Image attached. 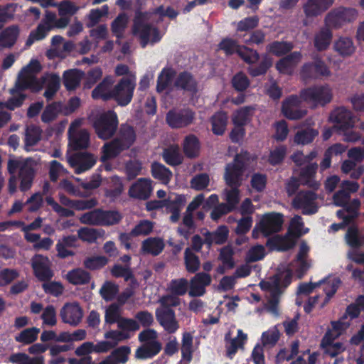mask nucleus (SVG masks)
<instances>
[{"label": "nucleus", "mask_w": 364, "mask_h": 364, "mask_svg": "<svg viewBox=\"0 0 364 364\" xmlns=\"http://www.w3.org/2000/svg\"><path fill=\"white\" fill-rule=\"evenodd\" d=\"M82 123V119H77L71 123L68 129L69 146L74 150L85 149L89 145L88 132L85 129H80Z\"/></svg>", "instance_id": "obj_12"}, {"label": "nucleus", "mask_w": 364, "mask_h": 364, "mask_svg": "<svg viewBox=\"0 0 364 364\" xmlns=\"http://www.w3.org/2000/svg\"><path fill=\"white\" fill-rule=\"evenodd\" d=\"M130 353V348L127 346H122L115 350L100 364H119L124 363L128 360Z\"/></svg>", "instance_id": "obj_41"}, {"label": "nucleus", "mask_w": 364, "mask_h": 364, "mask_svg": "<svg viewBox=\"0 0 364 364\" xmlns=\"http://www.w3.org/2000/svg\"><path fill=\"white\" fill-rule=\"evenodd\" d=\"M291 43L287 42H273L267 46V51L269 53L279 56L286 54L292 49Z\"/></svg>", "instance_id": "obj_57"}, {"label": "nucleus", "mask_w": 364, "mask_h": 364, "mask_svg": "<svg viewBox=\"0 0 364 364\" xmlns=\"http://www.w3.org/2000/svg\"><path fill=\"white\" fill-rule=\"evenodd\" d=\"M74 48V43L70 41H65L60 36H55L51 39L50 48L47 52L50 58L55 57L65 58L66 55Z\"/></svg>", "instance_id": "obj_19"}, {"label": "nucleus", "mask_w": 364, "mask_h": 364, "mask_svg": "<svg viewBox=\"0 0 364 364\" xmlns=\"http://www.w3.org/2000/svg\"><path fill=\"white\" fill-rule=\"evenodd\" d=\"M228 236V230L225 226H220L213 233L208 232L206 235L205 240L209 244H223Z\"/></svg>", "instance_id": "obj_54"}, {"label": "nucleus", "mask_w": 364, "mask_h": 364, "mask_svg": "<svg viewBox=\"0 0 364 364\" xmlns=\"http://www.w3.org/2000/svg\"><path fill=\"white\" fill-rule=\"evenodd\" d=\"M151 173L155 178L161 181L164 184H167L172 176L171 172L168 168L159 163L152 164Z\"/></svg>", "instance_id": "obj_49"}, {"label": "nucleus", "mask_w": 364, "mask_h": 364, "mask_svg": "<svg viewBox=\"0 0 364 364\" xmlns=\"http://www.w3.org/2000/svg\"><path fill=\"white\" fill-rule=\"evenodd\" d=\"M346 241L347 244L351 247H359L364 242V237H360L358 234V228L352 225L348 228L346 234ZM349 258L353 262L358 264H364V252L360 253L353 252L348 254Z\"/></svg>", "instance_id": "obj_18"}, {"label": "nucleus", "mask_w": 364, "mask_h": 364, "mask_svg": "<svg viewBox=\"0 0 364 364\" xmlns=\"http://www.w3.org/2000/svg\"><path fill=\"white\" fill-rule=\"evenodd\" d=\"M109 13V7L107 5H104L100 9H92L87 16V27H93L101 19L102 17L106 16Z\"/></svg>", "instance_id": "obj_53"}, {"label": "nucleus", "mask_w": 364, "mask_h": 364, "mask_svg": "<svg viewBox=\"0 0 364 364\" xmlns=\"http://www.w3.org/2000/svg\"><path fill=\"white\" fill-rule=\"evenodd\" d=\"M34 161L31 159H26L25 160L10 158L8 161L7 169L10 174L14 176L16 172L19 170L20 174H23L31 166L34 165Z\"/></svg>", "instance_id": "obj_37"}, {"label": "nucleus", "mask_w": 364, "mask_h": 364, "mask_svg": "<svg viewBox=\"0 0 364 364\" xmlns=\"http://www.w3.org/2000/svg\"><path fill=\"white\" fill-rule=\"evenodd\" d=\"M105 233L102 229L90 228H81L77 230L78 238L87 243L95 242L97 239L104 237Z\"/></svg>", "instance_id": "obj_38"}, {"label": "nucleus", "mask_w": 364, "mask_h": 364, "mask_svg": "<svg viewBox=\"0 0 364 364\" xmlns=\"http://www.w3.org/2000/svg\"><path fill=\"white\" fill-rule=\"evenodd\" d=\"M329 74L328 68L321 60H316L314 64L305 65L301 71L304 78L316 77L320 75L327 76Z\"/></svg>", "instance_id": "obj_31"}, {"label": "nucleus", "mask_w": 364, "mask_h": 364, "mask_svg": "<svg viewBox=\"0 0 364 364\" xmlns=\"http://www.w3.org/2000/svg\"><path fill=\"white\" fill-rule=\"evenodd\" d=\"M333 0H308L303 9L307 17H315L327 10Z\"/></svg>", "instance_id": "obj_27"}, {"label": "nucleus", "mask_w": 364, "mask_h": 364, "mask_svg": "<svg viewBox=\"0 0 364 364\" xmlns=\"http://www.w3.org/2000/svg\"><path fill=\"white\" fill-rule=\"evenodd\" d=\"M300 60V53H293L287 57L281 59L276 65L277 69L281 73L290 74Z\"/></svg>", "instance_id": "obj_33"}, {"label": "nucleus", "mask_w": 364, "mask_h": 364, "mask_svg": "<svg viewBox=\"0 0 364 364\" xmlns=\"http://www.w3.org/2000/svg\"><path fill=\"white\" fill-rule=\"evenodd\" d=\"M164 243L159 238L150 237L145 240L142 244V250L144 252L154 255H159L164 249Z\"/></svg>", "instance_id": "obj_43"}, {"label": "nucleus", "mask_w": 364, "mask_h": 364, "mask_svg": "<svg viewBox=\"0 0 364 364\" xmlns=\"http://www.w3.org/2000/svg\"><path fill=\"white\" fill-rule=\"evenodd\" d=\"M160 343L145 344L139 347L136 351V357L139 359H148L156 355L161 350Z\"/></svg>", "instance_id": "obj_44"}, {"label": "nucleus", "mask_w": 364, "mask_h": 364, "mask_svg": "<svg viewBox=\"0 0 364 364\" xmlns=\"http://www.w3.org/2000/svg\"><path fill=\"white\" fill-rule=\"evenodd\" d=\"M247 334L244 333L242 330H237V335L235 338L230 339L226 344V353L227 356L232 359L236 352L239 349H242L247 341Z\"/></svg>", "instance_id": "obj_35"}, {"label": "nucleus", "mask_w": 364, "mask_h": 364, "mask_svg": "<svg viewBox=\"0 0 364 364\" xmlns=\"http://www.w3.org/2000/svg\"><path fill=\"white\" fill-rule=\"evenodd\" d=\"M332 32L330 28L325 26L322 28L315 36L314 46L318 50H326L330 45L332 39Z\"/></svg>", "instance_id": "obj_40"}, {"label": "nucleus", "mask_w": 364, "mask_h": 364, "mask_svg": "<svg viewBox=\"0 0 364 364\" xmlns=\"http://www.w3.org/2000/svg\"><path fill=\"white\" fill-rule=\"evenodd\" d=\"M11 361L18 364H44V360L42 356L30 358L24 353H18L11 357Z\"/></svg>", "instance_id": "obj_64"}, {"label": "nucleus", "mask_w": 364, "mask_h": 364, "mask_svg": "<svg viewBox=\"0 0 364 364\" xmlns=\"http://www.w3.org/2000/svg\"><path fill=\"white\" fill-rule=\"evenodd\" d=\"M251 107H245L236 111L232 117V120L236 126H242L249 120Z\"/></svg>", "instance_id": "obj_63"}, {"label": "nucleus", "mask_w": 364, "mask_h": 364, "mask_svg": "<svg viewBox=\"0 0 364 364\" xmlns=\"http://www.w3.org/2000/svg\"><path fill=\"white\" fill-rule=\"evenodd\" d=\"M55 14L50 11H46L42 23L38 25L35 31L31 33L26 44L30 46L36 41L43 39L48 32L55 28Z\"/></svg>", "instance_id": "obj_14"}, {"label": "nucleus", "mask_w": 364, "mask_h": 364, "mask_svg": "<svg viewBox=\"0 0 364 364\" xmlns=\"http://www.w3.org/2000/svg\"><path fill=\"white\" fill-rule=\"evenodd\" d=\"M300 98L313 107L323 106L331 100L332 92L327 85L315 87L303 90Z\"/></svg>", "instance_id": "obj_8"}, {"label": "nucleus", "mask_w": 364, "mask_h": 364, "mask_svg": "<svg viewBox=\"0 0 364 364\" xmlns=\"http://www.w3.org/2000/svg\"><path fill=\"white\" fill-rule=\"evenodd\" d=\"M355 161L348 159L343 161L341 166V170L344 173H350V177L352 178H358L363 173L364 168L363 166H358L356 168Z\"/></svg>", "instance_id": "obj_58"}, {"label": "nucleus", "mask_w": 364, "mask_h": 364, "mask_svg": "<svg viewBox=\"0 0 364 364\" xmlns=\"http://www.w3.org/2000/svg\"><path fill=\"white\" fill-rule=\"evenodd\" d=\"M247 154L237 155L233 163L228 164L225 168V180L230 189H225L223 192L224 199L226 200V206L232 210L237 206L240 200L238 187L243 180L242 174L247 164Z\"/></svg>", "instance_id": "obj_3"}, {"label": "nucleus", "mask_w": 364, "mask_h": 364, "mask_svg": "<svg viewBox=\"0 0 364 364\" xmlns=\"http://www.w3.org/2000/svg\"><path fill=\"white\" fill-rule=\"evenodd\" d=\"M101 210H95L82 215L79 220L83 224L92 225H101Z\"/></svg>", "instance_id": "obj_59"}, {"label": "nucleus", "mask_w": 364, "mask_h": 364, "mask_svg": "<svg viewBox=\"0 0 364 364\" xmlns=\"http://www.w3.org/2000/svg\"><path fill=\"white\" fill-rule=\"evenodd\" d=\"M135 86V75H130L129 77H123L114 87L113 98L119 105H127L132 99Z\"/></svg>", "instance_id": "obj_10"}, {"label": "nucleus", "mask_w": 364, "mask_h": 364, "mask_svg": "<svg viewBox=\"0 0 364 364\" xmlns=\"http://www.w3.org/2000/svg\"><path fill=\"white\" fill-rule=\"evenodd\" d=\"M152 190L151 181L142 178L131 186L129 189V196L131 198L146 200L150 196Z\"/></svg>", "instance_id": "obj_23"}, {"label": "nucleus", "mask_w": 364, "mask_h": 364, "mask_svg": "<svg viewBox=\"0 0 364 364\" xmlns=\"http://www.w3.org/2000/svg\"><path fill=\"white\" fill-rule=\"evenodd\" d=\"M50 264V262L48 257L42 255H36L31 259L34 274L41 281L48 280L53 277Z\"/></svg>", "instance_id": "obj_17"}, {"label": "nucleus", "mask_w": 364, "mask_h": 364, "mask_svg": "<svg viewBox=\"0 0 364 364\" xmlns=\"http://www.w3.org/2000/svg\"><path fill=\"white\" fill-rule=\"evenodd\" d=\"M128 22V17L124 14H119L112 23L113 33L119 38L122 36Z\"/></svg>", "instance_id": "obj_62"}, {"label": "nucleus", "mask_w": 364, "mask_h": 364, "mask_svg": "<svg viewBox=\"0 0 364 364\" xmlns=\"http://www.w3.org/2000/svg\"><path fill=\"white\" fill-rule=\"evenodd\" d=\"M84 77V73L77 70L72 69L67 70L63 74L64 85L68 90H73L79 85Z\"/></svg>", "instance_id": "obj_36"}, {"label": "nucleus", "mask_w": 364, "mask_h": 364, "mask_svg": "<svg viewBox=\"0 0 364 364\" xmlns=\"http://www.w3.org/2000/svg\"><path fill=\"white\" fill-rule=\"evenodd\" d=\"M317 284L318 287L322 286L323 291L325 292L326 296L324 297L316 296L309 299L308 304L304 306V310L306 312H310L312 307L315 306L316 304H318V299L321 300L320 307H323L336 293L340 284V279L337 277H329L325 280L318 282Z\"/></svg>", "instance_id": "obj_9"}, {"label": "nucleus", "mask_w": 364, "mask_h": 364, "mask_svg": "<svg viewBox=\"0 0 364 364\" xmlns=\"http://www.w3.org/2000/svg\"><path fill=\"white\" fill-rule=\"evenodd\" d=\"M133 33L141 41L142 47L147 44H154L160 41L162 33L148 23L146 14H139L134 21Z\"/></svg>", "instance_id": "obj_6"}, {"label": "nucleus", "mask_w": 364, "mask_h": 364, "mask_svg": "<svg viewBox=\"0 0 364 364\" xmlns=\"http://www.w3.org/2000/svg\"><path fill=\"white\" fill-rule=\"evenodd\" d=\"M173 74V71L169 68L164 69L161 71L157 80L156 90L158 92L170 90V85Z\"/></svg>", "instance_id": "obj_47"}, {"label": "nucleus", "mask_w": 364, "mask_h": 364, "mask_svg": "<svg viewBox=\"0 0 364 364\" xmlns=\"http://www.w3.org/2000/svg\"><path fill=\"white\" fill-rule=\"evenodd\" d=\"M114 82V78L112 76L105 77L103 81L92 91V97L102 100L113 98L114 87L112 88V85Z\"/></svg>", "instance_id": "obj_30"}, {"label": "nucleus", "mask_w": 364, "mask_h": 364, "mask_svg": "<svg viewBox=\"0 0 364 364\" xmlns=\"http://www.w3.org/2000/svg\"><path fill=\"white\" fill-rule=\"evenodd\" d=\"M316 198V195L311 191H301L293 200V206L306 215L315 213L318 209Z\"/></svg>", "instance_id": "obj_15"}, {"label": "nucleus", "mask_w": 364, "mask_h": 364, "mask_svg": "<svg viewBox=\"0 0 364 364\" xmlns=\"http://www.w3.org/2000/svg\"><path fill=\"white\" fill-rule=\"evenodd\" d=\"M175 86L191 93L196 91V82L188 73H181L178 76L175 82Z\"/></svg>", "instance_id": "obj_42"}, {"label": "nucleus", "mask_w": 364, "mask_h": 364, "mask_svg": "<svg viewBox=\"0 0 364 364\" xmlns=\"http://www.w3.org/2000/svg\"><path fill=\"white\" fill-rule=\"evenodd\" d=\"M183 151L189 158H194L198 156L200 145L196 136L190 135L186 137L183 142Z\"/></svg>", "instance_id": "obj_46"}, {"label": "nucleus", "mask_w": 364, "mask_h": 364, "mask_svg": "<svg viewBox=\"0 0 364 364\" xmlns=\"http://www.w3.org/2000/svg\"><path fill=\"white\" fill-rule=\"evenodd\" d=\"M300 100L296 96L289 97L283 104L282 112L284 115L290 119H298L306 114V111L298 109Z\"/></svg>", "instance_id": "obj_28"}, {"label": "nucleus", "mask_w": 364, "mask_h": 364, "mask_svg": "<svg viewBox=\"0 0 364 364\" xmlns=\"http://www.w3.org/2000/svg\"><path fill=\"white\" fill-rule=\"evenodd\" d=\"M163 157L167 164L172 166L180 164L183 160L179 148L173 146L164 150Z\"/></svg>", "instance_id": "obj_51"}, {"label": "nucleus", "mask_w": 364, "mask_h": 364, "mask_svg": "<svg viewBox=\"0 0 364 364\" xmlns=\"http://www.w3.org/2000/svg\"><path fill=\"white\" fill-rule=\"evenodd\" d=\"M42 133V129L38 126L27 127L25 132V149L27 151H31L32 147L41 141Z\"/></svg>", "instance_id": "obj_34"}, {"label": "nucleus", "mask_w": 364, "mask_h": 364, "mask_svg": "<svg viewBox=\"0 0 364 364\" xmlns=\"http://www.w3.org/2000/svg\"><path fill=\"white\" fill-rule=\"evenodd\" d=\"M309 250L306 242L302 241L299 245L296 257L292 263L282 264L273 277L267 278L259 283L261 289L265 292V297L267 300L266 308L272 315L275 316L279 315L277 305L279 296L283 289L290 284L292 272L301 278L310 268L311 264L308 257Z\"/></svg>", "instance_id": "obj_1"}, {"label": "nucleus", "mask_w": 364, "mask_h": 364, "mask_svg": "<svg viewBox=\"0 0 364 364\" xmlns=\"http://www.w3.org/2000/svg\"><path fill=\"white\" fill-rule=\"evenodd\" d=\"M188 287V280L184 278H180L171 281L168 288L173 294L177 296H182L187 292Z\"/></svg>", "instance_id": "obj_60"}, {"label": "nucleus", "mask_w": 364, "mask_h": 364, "mask_svg": "<svg viewBox=\"0 0 364 364\" xmlns=\"http://www.w3.org/2000/svg\"><path fill=\"white\" fill-rule=\"evenodd\" d=\"M219 47L226 54H232L237 52L245 61L250 64L255 63L259 58V55L255 50L240 46L235 41L230 38L223 40Z\"/></svg>", "instance_id": "obj_13"}, {"label": "nucleus", "mask_w": 364, "mask_h": 364, "mask_svg": "<svg viewBox=\"0 0 364 364\" xmlns=\"http://www.w3.org/2000/svg\"><path fill=\"white\" fill-rule=\"evenodd\" d=\"M294 240L291 235H286L284 237L277 236L269 240L267 245L271 249L278 251H284L291 248L294 245Z\"/></svg>", "instance_id": "obj_39"}, {"label": "nucleus", "mask_w": 364, "mask_h": 364, "mask_svg": "<svg viewBox=\"0 0 364 364\" xmlns=\"http://www.w3.org/2000/svg\"><path fill=\"white\" fill-rule=\"evenodd\" d=\"M40 70V63L35 60H31L28 65L22 68L18 75L15 87L11 90L12 97L4 105L6 107L14 109L21 106L26 97L21 92L26 89L37 92L45 86L46 90L44 96L47 99L53 97L60 87V77L53 73L46 74L42 80H38L36 75Z\"/></svg>", "instance_id": "obj_2"}, {"label": "nucleus", "mask_w": 364, "mask_h": 364, "mask_svg": "<svg viewBox=\"0 0 364 364\" xmlns=\"http://www.w3.org/2000/svg\"><path fill=\"white\" fill-rule=\"evenodd\" d=\"M60 316L64 323L77 326L81 321L83 313L78 304L67 303L61 309Z\"/></svg>", "instance_id": "obj_20"}, {"label": "nucleus", "mask_w": 364, "mask_h": 364, "mask_svg": "<svg viewBox=\"0 0 364 364\" xmlns=\"http://www.w3.org/2000/svg\"><path fill=\"white\" fill-rule=\"evenodd\" d=\"M69 282L73 284H84L89 282L90 277L88 272L82 269L70 271L66 275Z\"/></svg>", "instance_id": "obj_50"}, {"label": "nucleus", "mask_w": 364, "mask_h": 364, "mask_svg": "<svg viewBox=\"0 0 364 364\" xmlns=\"http://www.w3.org/2000/svg\"><path fill=\"white\" fill-rule=\"evenodd\" d=\"M211 282V277L207 273L196 274L190 281L188 294L190 296H202L205 293V287Z\"/></svg>", "instance_id": "obj_22"}, {"label": "nucleus", "mask_w": 364, "mask_h": 364, "mask_svg": "<svg viewBox=\"0 0 364 364\" xmlns=\"http://www.w3.org/2000/svg\"><path fill=\"white\" fill-rule=\"evenodd\" d=\"M283 215L277 213H269L257 216V221L252 230V236L258 239L260 235L267 237L281 230Z\"/></svg>", "instance_id": "obj_5"}, {"label": "nucleus", "mask_w": 364, "mask_h": 364, "mask_svg": "<svg viewBox=\"0 0 364 364\" xmlns=\"http://www.w3.org/2000/svg\"><path fill=\"white\" fill-rule=\"evenodd\" d=\"M182 360L181 363H188L192 358L193 336L190 333H184L182 339Z\"/></svg>", "instance_id": "obj_48"}, {"label": "nucleus", "mask_w": 364, "mask_h": 364, "mask_svg": "<svg viewBox=\"0 0 364 364\" xmlns=\"http://www.w3.org/2000/svg\"><path fill=\"white\" fill-rule=\"evenodd\" d=\"M134 140L135 134L132 127L127 125L122 126L118 137L111 143L104 145L102 161H106L115 157L122 150L129 148Z\"/></svg>", "instance_id": "obj_4"}, {"label": "nucleus", "mask_w": 364, "mask_h": 364, "mask_svg": "<svg viewBox=\"0 0 364 364\" xmlns=\"http://www.w3.org/2000/svg\"><path fill=\"white\" fill-rule=\"evenodd\" d=\"M186 203L185 197L179 195L170 196L168 200L165 202L167 210L171 213L170 220L176 223L180 218V212Z\"/></svg>", "instance_id": "obj_29"}, {"label": "nucleus", "mask_w": 364, "mask_h": 364, "mask_svg": "<svg viewBox=\"0 0 364 364\" xmlns=\"http://www.w3.org/2000/svg\"><path fill=\"white\" fill-rule=\"evenodd\" d=\"M18 28L17 26L7 28L0 35V44L3 46H12L18 36Z\"/></svg>", "instance_id": "obj_52"}, {"label": "nucleus", "mask_w": 364, "mask_h": 364, "mask_svg": "<svg viewBox=\"0 0 364 364\" xmlns=\"http://www.w3.org/2000/svg\"><path fill=\"white\" fill-rule=\"evenodd\" d=\"M156 317L161 326L168 333H174L179 328L173 310L159 308L156 310Z\"/></svg>", "instance_id": "obj_21"}, {"label": "nucleus", "mask_w": 364, "mask_h": 364, "mask_svg": "<svg viewBox=\"0 0 364 364\" xmlns=\"http://www.w3.org/2000/svg\"><path fill=\"white\" fill-rule=\"evenodd\" d=\"M336 339L331 337L330 333H326L321 344L324 353L332 358L337 356L346 349V343L335 341Z\"/></svg>", "instance_id": "obj_26"}, {"label": "nucleus", "mask_w": 364, "mask_h": 364, "mask_svg": "<svg viewBox=\"0 0 364 364\" xmlns=\"http://www.w3.org/2000/svg\"><path fill=\"white\" fill-rule=\"evenodd\" d=\"M61 111V105L54 103L48 105L41 114V120L44 123H49L54 121Z\"/></svg>", "instance_id": "obj_55"}, {"label": "nucleus", "mask_w": 364, "mask_h": 364, "mask_svg": "<svg viewBox=\"0 0 364 364\" xmlns=\"http://www.w3.org/2000/svg\"><path fill=\"white\" fill-rule=\"evenodd\" d=\"M330 120L336 123V127L346 129L355 124V118L352 117L348 109L340 107L335 109L330 116Z\"/></svg>", "instance_id": "obj_24"}, {"label": "nucleus", "mask_w": 364, "mask_h": 364, "mask_svg": "<svg viewBox=\"0 0 364 364\" xmlns=\"http://www.w3.org/2000/svg\"><path fill=\"white\" fill-rule=\"evenodd\" d=\"M289 231L294 235L299 237L306 234L309 230V228L304 227V223L301 218L299 215H296L291 220L289 225Z\"/></svg>", "instance_id": "obj_61"}, {"label": "nucleus", "mask_w": 364, "mask_h": 364, "mask_svg": "<svg viewBox=\"0 0 364 364\" xmlns=\"http://www.w3.org/2000/svg\"><path fill=\"white\" fill-rule=\"evenodd\" d=\"M117 125V116L113 111L101 114L93 124L97 136L102 139L110 138L114 134Z\"/></svg>", "instance_id": "obj_7"}, {"label": "nucleus", "mask_w": 364, "mask_h": 364, "mask_svg": "<svg viewBox=\"0 0 364 364\" xmlns=\"http://www.w3.org/2000/svg\"><path fill=\"white\" fill-rule=\"evenodd\" d=\"M39 332L40 329L38 328H28L22 331L18 336H16V340L20 343L29 344L37 339Z\"/></svg>", "instance_id": "obj_56"}, {"label": "nucleus", "mask_w": 364, "mask_h": 364, "mask_svg": "<svg viewBox=\"0 0 364 364\" xmlns=\"http://www.w3.org/2000/svg\"><path fill=\"white\" fill-rule=\"evenodd\" d=\"M212 130L217 135L223 134L226 129L228 116L225 112H219L211 119Z\"/></svg>", "instance_id": "obj_45"}, {"label": "nucleus", "mask_w": 364, "mask_h": 364, "mask_svg": "<svg viewBox=\"0 0 364 364\" xmlns=\"http://www.w3.org/2000/svg\"><path fill=\"white\" fill-rule=\"evenodd\" d=\"M69 162L75 172L80 174L91 168L96 163V158L90 154L81 153L70 159Z\"/></svg>", "instance_id": "obj_25"}, {"label": "nucleus", "mask_w": 364, "mask_h": 364, "mask_svg": "<svg viewBox=\"0 0 364 364\" xmlns=\"http://www.w3.org/2000/svg\"><path fill=\"white\" fill-rule=\"evenodd\" d=\"M357 16L358 13L353 9H334L326 15L325 26L330 29H338L345 23L354 21Z\"/></svg>", "instance_id": "obj_11"}, {"label": "nucleus", "mask_w": 364, "mask_h": 364, "mask_svg": "<svg viewBox=\"0 0 364 364\" xmlns=\"http://www.w3.org/2000/svg\"><path fill=\"white\" fill-rule=\"evenodd\" d=\"M194 113L190 109L171 110L167 113L166 122L172 128H182L191 124Z\"/></svg>", "instance_id": "obj_16"}, {"label": "nucleus", "mask_w": 364, "mask_h": 364, "mask_svg": "<svg viewBox=\"0 0 364 364\" xmlns=\"http://www.w3.org/2000/svg\"><path fill=\"white\" fill-rule=\"evenodd\" d=\"M333 49L342 56H349L355 50L352 39L347 36H339L333 43Z\"/></svg>", "instance_id": "obj_32"}]
</instances>
